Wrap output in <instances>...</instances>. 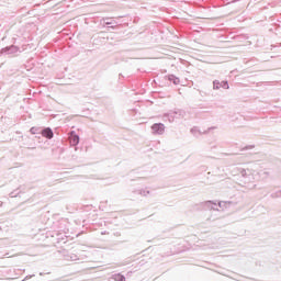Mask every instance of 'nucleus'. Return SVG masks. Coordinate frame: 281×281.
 Returning a JSON list of instances; mask_svg holds the SVG:
<instances>
[{
	"mask_svg": "<svg viewBox=\"0 0 281 281\" xmlns=\"http://www.w3.org/2000/svg\"><path fill=\"white\" fill-rule=\"evenodd\" d=\"M69 142L71 144V146H78V144L80 143V137L74 133L70 134L69 137Z\"/></svg>",
	"mask_w": 281,
	"mask_h": 281,
	"instance_id": "f257e3e1",
	"label": "nucleus"
},
{
	"mask_svg": "<svg viewBox=\"0 0 281 281\" xmlns=\"http://www.w3.org/2000/svg\"><path fill=\"white\" fill-rule=\"evenodd\" d=\"M42 136L52 139V137H54V132H52V128L47 127L42 132Z\"/></svg>",
	"mask_w": 281,
	"mask_h": 281,
	"instance_id": "f03ea898",
	"label": "nucleus"
},
{
	"mask_svg": "<svg viewBox=\"0 0 281 281\" xmlns=\"http://www.w3.org/2000/svg\"><path fill=\"white\" fill-rule=\"evenodd\" d=\"M224 89H229V85H227V82H224Z\"/></svg>",
	"mask_w": 281,
	"mask_h": 281,
	"instance_id": "20e7f679",
	"label": "nucleus"
},
{
	"mask_svg": "<svg viewBox=\"0 0 281 281\" xmlns=\"http://www.w3.org/2000/svg\"><path fill=\"white\" fill-rule=\"evenodd\" d=\"M179 82V79L173 80V83L177 85Z\"/></svg>",
	"mask_w": 281,
	"mask_h": 281,
	"instance_id": "39448f33",
	"label": "nucleus"
},
{
	"mask_svg": "<svg viewBox=\"0 0 281 281\" xmlns=\"http://www.w3.org/2000/svg\"><path fill=\"white\" fill-rule=\"evenodd\" d=\"M151 128L155 133H164V124H154Z\"/></svg>",
	"mask_w": 281,
	"mask_h": 281,
	"instance_id": "7ed1b4c3",
	"label": "nucleus"
}]
</instances>
